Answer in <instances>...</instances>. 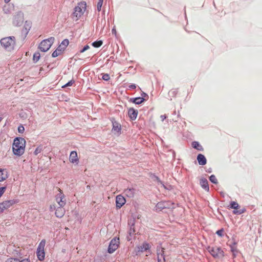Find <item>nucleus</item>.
I'll list each match as a JSON object with an SVG mask.
<instances>
[{"label": "nucleus", "mask_w": 262, "mask_h": 262, "mask_svg": "<svg viewBox=\"0 0 262 262\" xmlns=\"http://www.w3.org/2000/svg\"><path fill=\"white\" fill-rule=\"evenodd\" d=\"M26 146V140L21 137L16 138L13 141L12 150L15 155L20 156L24 154Z\"/></svg>", "instance_id": "1"}, {"label": "nucleus", "mask_w": 262, "mask_h": 262, "mask_svg": "<svg viewBox=\"0 0 262 262\" xmlns=\"http://www.w3.org/2000/svg\"><path fill=\"white\" fill-rule=\"evenodd\" d=\"M1 43L6 50L10 51L14 49L15 38L14 36L3 38L1 40Z\"/></svg>", "instance_id": "2"}, {"label": "nucleus", "mask_w": 262, "mask_h": 262, "mask_svg": "<svg viewBox=\"0 0 262 262\" xmlns=\"http://www.w3.org/2000/svg\"><path fill=\"white\" fill-rule=\"evenodd\" d=\"M54 38L53 37L42 40L39 44L38 48L42 52H46L49 50L54 42Z\"/></svg>", "instance_id": "3"}, {"label": "nucleus", "mask_w": 262, "mask_h": 262, "mask_svg": "<svg viewBox=\"0 0 262 262\" xmlns=\"http://www.w3.org/2000/svg\"><path fill=\"white\" fill-rule=\"evenodd\" d=\"M207 249L214 258H220L224 256V252L220 247H208Z\"/></svg>", "instance_id": "4"}, {"label": "nucleus", "mask_w": 262, "mask_h": 262, "mask_svg": "<svg viewBox=\"0 0 262 262\" xmlns=\"http://www.w3.org/2000/svg\"><path fill=\"white\" fill-rule=\"evenodd\" d=\"M46 241L45 239H42L40 242L36 252V254L38 259L42 261L45 259V247L46 245Z\"/></svg>", "instance_id": "5"}, {"label": "nucleus", "mask_w": 262, "mask_h": 262, "mask_svg": "<svg viewBox=\"0 0 262 262\" xmlns=\"http://www.w3.org/2000/svg\"><path fill=\"white\" fill-rule=\"evenodd\" d=\"M86 9V3L84 2L79 3L74 9L73 13L74 16L76 17L79 18L84 12Z\"/></svg>", "instance_id": "6"}, {"label": "nucleus", "mask_w": 262, "mask_h": 262, "mask_svg": "<svg viewBox=\"0 0 262 262\" xmlns=\"http://www.w3.org/2000/svg\"><path fill=\"white\" fill-rule=\"evenodd\" d=\"M18 203V201L15 200H6L0 203V213L8 209L14 204Z\"/></svg>", "instance_id": "7"}, {"label": "nucleus", "mask_w": 262, "mask_h": 262, "mask_svg": "<svg viewBox=\"0 0 262 262\" xmlns=\"http://www.w3.org/2000/svg\"><path fill=\"white\" fill-rule=\"evenodd\" d=\"M173 204L170 201H162L159 202L156 206V210L157 211H162L163 209L165 208H173Z\"/></svg>", "instance_id": "8"}, {"label": "nucleus", "mask_w": 262, "mask_h": 262, "mask_svg": "<svg viewBox=\"0 0 262 262\" xmlns=\"http://www.w3.org/2000/svg\"><path fill=\"white\" fill-rule=\"evenodd\" d=\"M119 238L115 237L113 238L110 243L108 248V252L109 253H113L115 251H116L119 247Z\"/></svg>", "instance_id": "9"}, {"label": "nucleus", "mask_w": 262, "mask_h": 262, "mask_svg": "<svg viewBox=\"0 0 262 262\" xmlns=\"http://www.w3.org/2000/svg\"><path fill=\"white\" fill-rule=\"evenodd\" d=\"M59 193L56 195V201L60 206H64L66 204L65 195L60 188H58Z\"/></svg>", "instance_id": "10"}, {"label": "nucleus", "mask_w": 262, "mask_h": 262, "mask_svg": "<svg viewBox=\"0 0 262 262\" xmlns=\"http://www.w3.org/2000/svg\"><path fill=\"white\" fill-rule=\"evenodd\" d=\"M24 21V16L21 13H19L15 15L13 18V23L15 26H18L22 25Z\"/></svg>", "instance_id": "11"}, {"label": "nucleus", "mask_w": 262, "mask_h": 262, "mask_svg": "<svg viewBox=\"0 0 262 262\" xmlns=\"http://www.w3.org/2000/svg\"><path fill=\"white\" fill-rule=\"evenodd\" d=\"M230 208H233V209H235L233 211V213L234 214H241L243 213L245 211V209H241V210H237L239 205H238V203H236V202H234V201L230 203Z\"/></svg>", "instance_id": "12"}, {"label": "nucleus", "mask_w": 262, "mask_h": 262, "mask_svg": "<svg viewBox=\"0 0 262 262\" xmlns=\"http://www.w3.org/2000/svg\"><path fill=\"white\" fill-rule=\"evenodd\" d=\"M126 202L124 198L121 195H118L116 196V204L117 208H120Z\"/></svg>", "instance_id": "13"}, {"label": "nucleus", "mask_w": 262, "mask_h": 262, "mask_svg": "<svg viewBox=\"0 0 262 262\" xmlns=\"http://www.w3.org/2000/svg\"><path fill=\"white\" fill-rule=\"evenodd\" d=\"M69 160L72 163L78 164L79 162V159L77 156V153L76 151H72L71 152Z\"/></svg>", "instance_id": "14"}, {"label": "nucleus", "mask_w": 262, "mask_h": 262, "mask_svg": "<svg viewBox=\"0 0 262 262\" xmlns=\"http://www.w3.org/2000/svg\"><path fill=\"white\" fill-rule=\"evenodd\" d=\"M64 206H60L56 209L55 215L57 217H62L65 213V209Z\"/></svg>", "instance_id": "15"}, {"label": "nucleus", "mask_w": 262, "mask_h": 262, "mask_svg": "<svg viewBox=\"0 0 262 262\" xmlns=\"http://www.w3.org/2000/svg\"><path fill=\"white\" fill-rule=\"evenodd\" d=\"M8 177V171L6 169L0 168V182H3Z\"/></svg>", "instance_id": "16"}, {"label": "nucleus", "mask_w": 262, "mask_h": 262, "mask_svg": "<svg viewBox=\"0 0 262 262\" xmlns=\"http://www.w3.org/2000/svg\"><path fill=\"white\" fill-rule=\"evenodd\" d=\"M197 160L198 163L201 165H204L206 164V159L205 156L202 154H199L197 157Z\"/></svg>", "instance_id": "17"}, {"label": "nucleus", "mask_w": 262, "mask_h": 262, "mask_svg": "<svg viewBox=\"0 0 262 262\" xmlns=\"http://www.w3.org/2000/svg\"><path fill=\"white\" fill-rule=\"evenodd\" d=\"M128 114L131 119L135 120L137 118L138 113L134 108H129L128 110Z\"/></svg>", "instance_id": "18"}, {"label": "nucleus", "mask_w": 262, "mask_h": 262, "mask_svg": "<svg viewBox=\"0 0 262 262\" xmlns=\"http://www.w3.org/2000/svg\"><path fill=\"white\" fill-rule=\"evenodd\" d=\"M200 185L205 190L209 191V185L207 179H202L200 180Z\"/></svg>", "instance_id": "19"}, {"label": "nucleus", "mask_w": 262, "mask_h": 262, "mask_svg": "<svg viewBox=\"0 0 262 262\" xmlns=\"http://www.w3.org/2000/svg\"><path fill=\"white\" fill-rule=\"evenodd\" d=\"M150 248V246L146 243H143L142 245L138 247V251L144 252Z\"/></svg>", "instance_id": "20"}, {"label": "nucleus", "mask_w": 262, "mask_h": 262, "mask_svg": "<svg viewBox=\"0 0 262 262\" xmlns=\"http://www.w3.org/2000/svg\"><path fill=\"white\" fill-rule=\"evenodd\" d=\"M124 193L127 196L132 198L135 194V189L133 188H127L125 190Z\"/></svg>", "instance_id": "21"}, {"label": "nucleus", "mask_w": 262, "mask_h": 262, "mask_svg": "<svg viewBox=\"0 0 262 262\" xmlns=\"http://www.w3.org/2000/svg\"><path fill=\"white\" fill-rule=\"evenodd\" d=\"M113 127L112 130L117 133H120L121 129V125L117 122L113 123Z\"/></svg>", "instance_id": "22"}, {"label": "nucleus", "mask_w": 262, "mask_h": 262, "mask_svg": "<svg viewBox=\"0 0 262 262\" xmlns=\"http://www.w3.org/2000/svg\"><path fill=\"white\" fill-rule=\"evenodd\" d=\"M192 146L198 150H200V151H202L203 150V148L202 147V146L198 142H196V141H193L192 142Z\"/></svg>", "instance_id": "23"}, {"label": "nucleus", "mask_w": 262, "mask_h": 262, "mask_svg": "<svg viewBox=\"0 0 262 262\" xmlns=\"http://www.w3.org/2000/svg\"><path fill=\"white\" fill-rule=\"evenodd\" d=\"M69 42L68 39H64L58 47L60 49H62V51L69 45Z\"/></svg>", "instance_id": "24"}, {"label": "nucleus", "mask_w": 262, "mask_h": 262, "mask_svg": "<svg viewBox=\"0 0 262 262\" xmlns=\"http://www.w3.org/2000/svg\"><path fill=\"white\" fill-rule=\"evenodd\" d=\"M62 52V49H61L59 47H58L57 48V49L53 52L52 56L53 57H56L58 56H59V55H60L61 54Z\"/></svg>", "instance_id": "25"}, {"label": "nucleus", "mask_w": 262, "mask_h": 262, "mask_svg": "<svg viewBox=\"0 0 262 262\" xmlns=\"http://www.w3.org/2000/svg\"><path fill=\"white\" fill-rule=\"evenodd\" d=\"M164 248L159 247L158 249H157V255H158V259L159 261L160 260L159 255H161V257H163V259H164L163 257V254H164Z\"/></svg>", "instance_id": "26"}, {"label": "nucleus", "mask_w": 262, "mask_h": 262, "mask_svg": "<svg viewBox=\"0 0 262 262\" xmlns=\"http://www.w3.org/2000/svg\"><path fill=\"white\" fill-rule=\"evenodd\" d=\"M103 44L102 40L95 41L92 43V46L95 48H99Z\"/></svg>", "instance_id": "27"}, {"label": "nucleus", "mask_w": 262, "mask_h": 262, "mask_svg": "<svg viewBox=\"0 0 262 262\" xmlns=\"http://www.w3.org/2000/svg\"><path fill=\"white\" fill-rule=\"evenodd\" d=\"M144 100L145 99L143 98V97H138L135 98L134 102L136 104H139L143 102Z\"/></svg>", "instance_id": "28"}, {"label": "nucleus", "mask_w": 262, "mask_h": 262, "mask_svg": "<svg viewBox=\"0 0 262 262\" xmlns=\"http://www.w3.org/2000/svg\"><path fill=\"white\" fill-rule=\"evenodd\" d=\"M40 57V53L39 52H36L33 55V60L35 62H36L39 60Z\"/></svg>", "instance_id": "29"}, {"label": "nucleus", "mask_w": 262, "mask_h": 262, "mask_svg": "<svg viewBox=\"0 0 262 262\" xmlns=\"http://www.w3.org/2000/svg\"><path fill=\"white\" fill-rule=\"evenodd\" d=\"M5 262H23V260H19L18 258H8Z\"/></svg>", "instance_id": "30"}, {"label": "nucleus", "mask_w": 262, "mask_h": 262, "mask_svg": "<svg viewBox=\"0 0 262 262\" xmlns=\"http://www.w3.org/2000/svg\"><path fill=\"white\" fill-rule=\"evenodd\" d=\"M10 5H5L3 7L4 12L6 14L10 13Z\"/></svg>", "instance_id": "31"}, {"label": "nucleus", "mask_w": 262, "mask_h": 262, "mask_svg": "<svg viewBox=\"0 0 262 262\" xmlns=\"http://www.w3.org/2000/svg\"><path fill=\"white\" fill-rule=\"evenodd\" d=\"M103 0H98L97 5V9L98 11H100L101 10V7L103 4Z\"/></svg>", "instance_id": "32"}, {"label": "nucleus", "mask_w": 262, "mask_h": 262, "mask_svg": "<svg viewBox=\"0 0 262 262\" xmlns=\"http://www.w3.org/2000/svg\"><path fill=\"white\" fill-rule=\"evenodd\" d=\"M209 179L210 181L213 183L216 184L217 183V180L214 175H211Z\"/></svg>", "instance_id": "33"}, {"label": "nucleus", "mask_w": 262, "mask_h": 262, "mask_svg": "<svg viewBox=\"0 0 262 262\" xmlns=\"http://www.w3.org/2000/svg\"><path fill=\"white\" fill-rule=\"evenodd\" d=\"M42 147L41 146H39L38 147H37L34 152V154L35 155H37L38 154H39L40 152H41V151H42Z\"/></svg>", "instance_id": "34"}, {"label": "nucleus", "mask_w": 262, "mask_h": 262, "mask_svg": "<svg viewBox=\"0 0 262 262\" xmlns=\"http://www.w3.org/2000/svg\"><path fill=\"white\" fill-rule=\"evenodd\" d=\"M75 82V81L74 80H71L70 81H69L67 83L64 84L62 86V88H64L67 86H71L72 84Z\"/></svg>", "instance_id": "35"}, {"label": "nucleus", "mask_w": 262, "mask_h": 262, "mask_svg": "<svg viewBox=\"0 0 262 262\" xmlns=\"http://www.w3.org/2000/svg\"><path fill=\"white\" fill-rule=\"evenodd\" d=\"M102 78L105 81H108L110 78V75L108 74H102Z\"/></svg>", "instance_id": "36"}, {"label": "nucleus", "mask_w": 262, "mask_h": 262, "mask_svg": "<svg viewBox=\"0 0 262 262\" xmlns=\"http://www.w3.org/2000/svg\"><path fill=\"white\" fill-rule=\"evenodd\" d=\"M6 190V187H0V198L3 195Z\"/></svg>", "instance_id": "37"}, {"label": "nucleus", "mask_w": 262, "mask_h": 262, "mask_svg": "<svg viewBox=\"0 0 262 262\" xmlns=\"http://www.w3.org/2000/svg\"><path fill=\"white\" fill-rule=\"evenodd\" d=\"M224 230L223 229L219 230L216 231V233L220 236L222 237L223 235Z\"/></svg>", "instance_id": "38"}, {"label": "nucleus", "mask_w": 262, "mask_h": 262, "mask_svg": "<svg viewBox=\"0 0 262 262\" xmlns=\"http://www.w3.org/2000/svg\"><path fill=\"white\" fill-rule=\"evenodd\" d=\"M90 48L89 45H86L84 47V48L80 51V53H83L88 50Z\"/></svg>", "instance_id": "39"}, {"label": "nucleus", "mask_w": 262, "mask_h": 262, "mask_svg": "<svg viewBox=\"0 0 262 262\" xmlns=\"http://www.w3.org/2000/svg\"><path fill=\"white\" fill-rule=\"evenodd\" d=\"M18 132L19 133H22L24 130V127L22 126L18 127Z\"/></svg>", "instance_id": "40"}, {"label": "nucleus", "mask_w": 262, "mask_h": 262, "mask_svg": "<svg viewBox=\"0 0 262 262\" xmlns=\"http://www.w3.org/2000/svg\"><path fill=\"white\" fill-rule=\"evenodd\" d=\"M231 250L233 253H234L235 252L237 251L236 248L233 246H231Z\"/></svg>", "instance_id": "41"}, {"label": "nucleus", "mask_w": 262, "mask_h": 262, "mask_svg": "<svg viewBox=\"0 0 262 262\" xmlns=\"http://www.w3.org/2000/svg\"><path fill=\"white\" fill-rule=\"evenodd\" d=\"M129 88L132 89H135L136 88V85L134 84H131L129 86Z\"/></svg>", "instance_id": "42"}, {"label": "nucleus", "mask_w": 262, "mask_h": 262, "mask_svg": "<svg viewBox=\"0 0 262 262\" xmlns=\"http://www.w3.org/2000/svg\"><path fill=\"white\" fill-rule=\"evenodd\" d=\"M160 117L161 118L162 121H164V120L166 119V116L165 115H161Z\"/></svg>", "instance_id": "43"}, {"label": "nucleus", "mask_w": 262, "mask_h": 262, "mask_svg": "<svg viewBox=\"0 0 262 262\" xmlns=\"http://www.w3.org/2000/svg\"><path fill=\"white\" fill-rule=\"evenodd\" d=\"M23 262H30V260L28 258L23 259Z\"/></svg>", "instance_id": "44"}, {"label": "nucleus", "mask_w": 262, "mask_h": 262, "mask_svg": "<svg viewBox=\"0 0 262 262\" xmlns=\"http://www.w3.org/2000/svg\"><path fill=\"white\" fill-rule=\"evenodd\" d=\"M142 97H144V96H146L147 97H148V96L146 94L143 93L142 94Z\"/></svg>", "instance_id": "45"}, {"label": "nucleus", "mask_w": 262, "mask_h": 262, "mask_svg": "<svg viewBox=\"0 0 262 262\" xmlns=\"http://www.w3.org/2000/svg\"><path fill=\"white\" fill-rule=\"evenodd\" d=\"M23 80V79H19L18 80H17V82H18V83H19L20 81H22Z\"/></svg>", "instance_id": "46"}, {"label": "nucleus", "mask_w": 262, "mask_h": 262, "mask_svg": "<svg viewBox=\"0 0 262 262\" xmlns=\"http://www.w3.org/2000/svg\"><path fill=\"white\" fill-rule=\"evenodd\" d=\"M10 1V0H5V2L7 3H9Z\"/></svg>", "instance_id": "47"}, {"label": "nucleus", "mask_w": 262, "mask_h": 262, "mask_svg": "<svg viewBox=\"0 0 262 262\" xmlns=\"http://www.w3.org/2000/svg\"><path fill=\"white\" fill-rule=\"evenodd\" d=\"M114 32H116V31H115V29H113L112 30V32L113 33Z\"/></svg>", "instance_id": "48"}, {"label": "nucleus", "mask_w": 262, "mask_h": 262, "mask_svg": "<svg viewBox=\"0 0 262 262\" xmlns=\"http://www.w3.org/2000/svg\"><path fill=\"white\" fill-rule=\"evenodd\" d=\"M59 2L62 1V0H59Z\"/></svg>", "instance_id": "49"}]
</instances>
